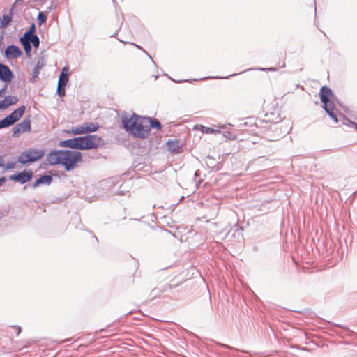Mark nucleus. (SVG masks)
<instances>
[{"instance_id": "1", "label": "nucleus", "mask_w": 357, "mask_h": 357, "mask_svg": "<svg viewBox=\"0 0 357 357\" xmlns=\"http://www.w3.org/2000/svg\"><path fill=\"white\" fill-rule=\"evenodd\" d=\"M47 160L51 165L61 164L68 172L77 166V162L82 161V154L74 150H54L47 155Z\"/></svg>"}, {"instance_id": "2", "label": "nucleus", "mask_w": 357, "mask_h": 357, "mask_svg": "<svg viewBox=\"0 0 357 357\" xmlns=\"http://www.w3.org/2000/svg\"><path fill=\"white\" fill-rule=\"evenodd\" d=\"M121 121L126 131L135 137L144 139L150 132V128L144 125L146 122L143 120V117L135 113L132 115L123 114Z\"/></svg>"}, {"instance_id": "3", "label": "nucleus", "mask_w": 357, "mask_h": 357, "mask_svg": "<svg viewBox=\"0 0 357 357\" xmlns=\"http://www.w3.org/2000/svg\"><path fill=\"white\" fill-rule=\"evenodd\" d=\"M44 155L45 151L43 149H27L17 157V162L22 165L33 163L41 159Z\"/></svg>"}, {"instance_id": "4", "label": "nucleus", "mask_w": 357, "mask_h": 357, "mask_svg": "<svg viewBox=\"0 0 357 357\" xmlns=\"http://www.w3.org/2000/svg\"><path fill=\"white\" fill-rule=\"evenodd\" d=\"M104 144L103 139L96 135H88L83 137H79L78 150H87L98 146H101Z\"/></svg>"}, {"instance_id": "5", "label": "nucleus", "mask_w": 357, "mask_h": 357, "mask_svg": "<svg viewBox=\"0 0 357 357\" xmlns=\"http://www.w3.org/2000/svg\"><path fill=\"white\" fill-rule=\"evenodd\" d=\"M26 109L24 105H22L17 109L13 111L9 115L6 116L0 121V129L8 128L14 125L23 116Z\"/></svg>"}, {"instance_id": "6", "label": "nucleus", "mask_w": 357, "mask_h": 357, "mask_svg": "<svg viewBox=\"0 0 357 357\" xmlns=\"http://www.w3.org/2000/svg\"><path fill=\"white\" fill-rule=\"evenodd\" d=\"M26 109L24 105H22L17 109L13 111L9 115L6 116L0 121V129L8 128L14 125L23 116Z\"/></svg>"}, {"instance_id": "7", "label": "nucleus", "mask_w": 357, "mask_h": 357, "mask_svg": "<svg viewBox=\"0 0 357 357\" xmlns=\"http://www.w3.org/2000/svg\"><path fill=\"white\" fill-rule=\"evenodd\" d=\"M33 173L31 169L24 170L20 172H17L15 174H12L9 176L10 181L18 182L20 184H24L32 178Z\"/></svg>"}, {"instance_id": "8", "label": "nucleus", "mask_w": 357, "mask_h": 357, "mask_svg": "<svg viewBox=\"0 0 357 357\" xmlns=\"http://www.w3.org/2000/svg\"><path fill=\"white\" fill-rule=\"evenodd\" d=\"M31 130V120L29 116L24 119L22 122L15 126L13 129V137H17L20 132H29Z\"/></svg>"}, {"instance_id": "9", "label": "nucleus", "mask_w": 357, "mask_h": 357, "mask_svg": "<svg viewBox=\"0 0 357 357\" xmlns=\"http://www.w3.org/2000/svg\"><path fill=\"white\" fill-rule=\"evenodd\" d=\"M4 54L8 59H13L20 57L22 52L17 46L10 45L6 48Z\"/></svg>"}, {"instance_id": "10", "label": "nucleus", "mask_w": 357, "mask_h": 357, "mask_svg": "<svg viewBox=\"0 0 357 357\" xmlns=\"http://www.w3.org/2000/svg\"><path fill=\"white\" fill-rule=\"evenodd\" d=\"M13 77L12 70L5 64L0 63V80L8 82Z\"/></svg>"}, {"instance_id": "11", "label": "nucleus", "mask_w": 357, "mask_h": 357, "mask_svg": "<svg viewBox=\"0 0 357 357\" xmlns=\"http://www.w3.org/2000/svg\"><path fill=\"white\" fill-rule=\"evenodd\" d=\"M45 61L44 57H43V56L40 57L38 59L34 68H33L31 77L30 78L31 82L33 83L36 82V78L38 77L40 72L41 69L43 68V67L45 66Z\"/></svg>"}, {"instance_id": "12", "label": "nucleus", "mask_w": 357, "mask_h": 357, "mask_svg": "<svg viewBox=\"0 0 357 357\" xmlns=\"http://www.w3.org/2000/svg\"><path fill=\"white\" fill-rule=\"evenodd\" d=\"M319 95L321 101L324 103V106L333 104V102H331L329 100V98L332 96V91L329 88L326 86L321 87Z\"/></svg>"}, {"instance_id": "13", "label": "nucleus", "mask_w": 357, "mask_h": 357, "mask_svg": "<svg viewBox=\"0 0 357 357\" xmlns=\"http://www.w3.org/2000/svg\"><path fill=\"white\" fill-rule=\"evenodd\" d=\"M18 101V98L14 96H7L4 99L0 101V109L3 110L9 106L15 105Z\"/></svg>"}, {"instance_id": "14", "label": "nucleus", "mask_w": 357, "mask_h": 357, "mask_svg": "<svg viewBox=\"0 0 357 357\" xmlns=\"http://www.w3.org/2000/svg\"><path fill=\"white\" fill-rule=\"evenodd\" d=\"M52 177L51 175L45 174L42 175L38 178L34 183L32 184L33 188H36L42 185H49L52 183Z\"/></svg>"}, {"instance_id": "15", "label": "nucleus", "mask_w": 357, "mask_h": 357, "mask_svg": "<svg viewBox=\"0 0 357 357\" xmlns=\"http://www.w3.org/2000/svg\"><path fill=\"white\" fill-rule=\"evenodd\" d=\"M167 145L168 150L172 153H178L181 151V147L177 140L169 139Z\"/></svg>"}, {"instance_id": "16", "label": "nucleus", "mask_w": 357, "mask_h": 357, "mask_svg": "<svg viewBox=\"0 0 357 357\" xmlns=\"http://www.w3.org/2000/svg\"><path fill=\"white\" fill-rule=\"evenodd\" d=\"M24 6L22 4V1L20 4V6L14 9L12 13L10 12V15H13V17H17L16 21L20 22L21 20V17L24 15Z\"/></svg>"}, {"instance_id": "17", "label": "nucleus", "mask_w": 357, "mask_h": 357, "mask_svg": "<svg viewBox=\"0 0 357 357\" xmlns=\"http://www.w3.org/2000/svg\"><path fill=\"white\" fill-rule=\"evenodd\" d=\"M143 120L146 121V123L149 122V126L153 128L159 130L162 127L161 123L155 119H151L150 117H143Z\"/></svg>"}, {"instance_id": "18", "label": "nucleus", "mask_w": 357, "mask_h": 357, "mask_svg": "<svg viewBox=\"0 0 357 357\" xmlns=\"http://www.w3.org/2000/svg\"><path fill=\"white\" fill-rule=\"evenodd\" d=\"M83 126L86 133L95 132L99 127L98 124L92 122H85L83 123Z\"/></svg>"}, {"instance_id": "19", "label": "nucleus", "mask_w": 357, "mask_h": 357, "mask_svg": "<svg viewBox=\"0 0 357 357\" xmlns=\"http://www.w3.org/2000/svg\"><path fill=\"white\" fill-rule=\"evenodd\" d=\"M20 42L24 49L26 55L27 56H30L31 52V45L30 44V41L27 39L20 38Z\"/></svg>"}, {"instance_id": "20", "label": "nucleus", "mask_w": 357, "mask_h": 357, "mask_svg": "<svg viewBox=\"0 0 357 357\" xmlns=\"http://www.w3.org/2000/svg\"><path fill=\"white\" fill-rule=\"evenodd\" d=\"M69 133H71L74 135L85 134L86 131L84 129L83 123L81 125H77L75 126L72 127L70 131H68Z\"/></svg>"}, {"instance_id": "21", "label": "nucleus", "mask_w": 357, "mask_h": 357, "mask_svg": "<svg viewBox=\"0 0 357 357\" xmlns=\"http://www.w3.org/2000/svg\"><path fill=\"white\" fill-rule=\"evenodd\" d=\"M334 108L333 104L330 105H326L324 106V110L326 112V113L331 117V119L335 122L337 123L338 119L337 116L333 112Z\"/></svg>"}, {"instance_id": "22", "label": "nucleus", "mask_w": 357, "mask_h": 357, "mask_svg": "<svg viewBox=\"0 0 357 357\" xmlns=\"http://www.w3.org/2000/svg\"><path fill=\"white\" fill-rule=\"evenodd\" d=\"M36 32V26L34 24H32L29 29L24 33V35L20 38L29 39L33 36H36L35 34Z\"/></svg>"}, {"instance_id": "23", "label": "nucleus", "mask_w": 357, "mask_h": 357, "mask_svg": "<svg viewBox=\"0 0 357 357\" xmlns=\"http://www.w3.org/2000/svg\"><path fill=\"white\" fill-rule=\"evenodd\" d=\"M12 20V17L10 15H4L0 19V28L6 27Z\"/></svg>"}, {"instance_id": "24", "label": "nucleus", "mask_w": 357, "mask_h": 357, "mask_svg": "<svg viewBox=\"0 0 357 357\" xmlns=\"http://www.w3.org/2000/svg\"><path fill=\"white\" fill-rule=\"evenodd\" d=\"M68 82V75L67 73H61L58 81V85L66 86Z\"/></svg>"}, {"instance_id": "25", "label": "nucleus", "mask_w": 357, "mask_h": 357, "mask_svg": "<svg viewBox=\"0 0 357 357\" xmlns=\"http://www.w3.org/2000/svg\"><path fill=\"white\" fill-rule=\"evenodd\" d=\"M201 131L202 132L206 134H213L220 132L219 128L215 129L210 127H206L204 126H201Z\"/></svg>"}, {"instance_id": "26", "label": "nucleus", "mask_w": 357, "mask_h": 357, "mask_svg": "<svg viewBox=\"0 0 357 357\" xmlns=\"http://www.w3.org/2000/svg\"><path fill=\"white\" fill-rule=\"evenodd\" d=\"M28 40L30 41V44H32L34 48H38L40 45V39L38 36H33V37L29 38Z\"/></svg>"}, {"instance_id": "27", "label": "nucleus", "mask_w": 357, "mask_h": 357, "mask_svg": "<svg viewBox=\"0 0 357 357\" xmlns=\"http://www.w3.org/2000/svg\"><path fill=\"white\" fill-rule=\"evenodd\" d=\"M37 20L39 25L45 23L47 20V15L44 13L39 12L37 16Z\"/></svg>"}, {"instance_id": "28", "label": "nucleus", "mask_w": 357, "mask_h": 357, "mask_svg": "<svg viewBox=\"0 0 357 357\" xmlns=\"http://www.w3.org/2000/svg\"><path fill=\"white\" fill-rule=\"evenodd\" d=\"M59 146L61 147H68L73 149L72 139L61 141L59 142Z\"/></svg>"}, {"instance_id": "29", "label": "nucleus", "mask_w": 357, "mask_h": 357, "mask_svg": "<svg viewBox=\"0 0 357 357\" xmlns=\"http://www.w3.org/2000/svg\"><path fill=\"white\" fill-rule=\"evenodd\" d=\"M65 86H60L57 85V91L56 93L59 96L63 97L65 96Z\"/></svg>"}, {"instance_id": "30", "label": "nucleus", "mask_w": 357, "mask_h": 357, "mask_svg": "<svg viewBox=\"0 0 357 357\" xmlns=\"http://www.w3.org/2000/svg\"><path fill=\"white\" fill-rule=\"evenodd\" d=\"M16 167V162H9L6 164V165H3V168L5 169H12L15 168Z\"/></svg>"}, {"instance_id": "31", "label": "nucleus", "mask_w": 357, "mask_h": 357, "mask_svg": "<svg viewBox=\"0 0 357 357\" xmlns=\"http://www.w3.org/2000/svg\"><path fill=\"white\" fill-rule=\"evenodd\" d=\"M79 137L72 138L73 149H77L78 144H79Z\"/></svg>"}, {"instance_id": "32", "label": "nucleus", "mask_w": 357, "mask_h": 357, "mask_svg": "<svg viewBox=\"0 0 357 357\" xmlns=\"http://www.w3.org/2000/svg\"><path fill=\"white\" fill-rule=\"evenodd\" d=\"M22 1V0H16V1H15V3H13V6H12V7H11V8H10V13H12V11H13L14 9L17 8L20 6V4L21 3Z\"/></svg>"}, {"instance_id": "33", "label": "nucleus", "mask_w": 357, "mask_h": 357, "mask_svg": "<svg viewBox=\"0 0 357 357\" xmlns=\"http://www.w3.org/2000/svg\"><path fill=\"white\" fill-rule=\"evenodd\" d=\"M134 45H135L138 49L141 50L142 51H143L149 58L151 60V61L153 63H154L153 59L151 58V56L149 54V53L144 50L143 49L142 47L139 46V45H137L135 44H133Z\"/></svg>"}, {"instance_id": "34", "label": "nucleus", "mask_w": 357, "mask_h": 357, "mask_svg": "<svg viewBox=\"0 0 357 357\" xmlns=\"http://www.w3.org/2000/svg\"><path fill=\"white\" fill-rule=\"evenodd\" d=\"M126 193H129V191H127L126 192H125L123 190H119V191H118V192L116 194L119 195H126Z\"/></svg>"}, {"instance_id": "35", "label": "nucleus", "mask_w": 357, "mask_h": 357, "mask_svg": "<svg viewBox=\"0 0 357 357\" xmlns=\"http://www.w3.org/2000/svg\"><path fill=\"white\" fill-rule=\"evenodd\" d=\"M15 329H16V335H18L20 332H21V327L20 326H16L15 327Z\"/></svg>"}, {"instance_id": "36", "label": "nucleus", "mask_w": 357, "mask_h": 357, "mask_svg": "<svg viewBox=\"0 0 357 357\" xmlns=\"http://www.w3.org/2000/svg\"><path fill=\"white\" fill-rule=\"evenodd\" d=\"M5 181H6V178L1 177L0 178V186H1L4 183Z\"/></svg>"}, {"instance_id": "37", "label": "nucleus", "mask_w": 357, "mask_h": 357, "mask_svg": "<svg viewBox=\"0 0 357 357\" xmlns=\"http://www.w3.org/2000/svg\"><path fill=\"white\" fill-rule=\"evenodd\" d=\"M4 160L2 156H0V167H3Z\"/></svg>"}, {"instance_id": "38", "label": "nucleus", "mask_w": 357, "mask_h": 357, "mask_svg": "<svg viewBox=\"0 0 357 357\" xmlns=\"http://www.w3.org/2000/svg\"><path fill=\"white\" fill-rule=\"evenodd\" d=\"M230 135H231V132H226L225 133V136L226 137H227V138H229V137H230Z\"/></svg>"}, {"instance_id": "39", "label": "nucleus", "mask_w": 357, "mask_h": 357, "mask_svg": "<svg viewBox=\"0 0 357 357\" xmlns=\"http://www.w3.org/2000/svg\"><path fill=\"white\" fill-rule=\"evenodd\" d=\"M68 70V68L67 67H64L63 69H62V71L61 73H67Z\"/></svg>"}, {"instance_id": "40", "label": "nucleus", "mask_w": 357, "mask_h": 357, "mask_svg": "<svg viewBox=\"0 0 357 357\" xmlns=\"http://www.w3.org/2000/svg\"><path fill=\"white\" fill-rule=\"evenodd\" d=\"M259 70H263V71H265V70H268V68H260Z\"/></svg>"}, {"instance_id": "41", "label": "nucleus", "mask_w": 357, "mask_h": 357, "mask_svg": "<svg viewBox=\"0 0 357 357\" xmlns=\"http://www.w3.org/2000/svg\"><path fill=\"white\" fill-rule=\"evenodd\" d=\"M268 70H269V71H271V70H273V71H274V70H275V68H268Z\"/></svg>"}, {"instance_id": "42", "label": "nucleus", "mask_w": 357, "mask_h": 357, "mask_svg": "<svg viewBox=\"0 0 357 357\" xmlns=\"http://www.w3.org/2000/svg\"><path fill=\"white\" fill-rule=\"evenodd\" d=\"M3 92V89H0V95Z\"/></svg>"}, {"instance_id": "43", "label": "nucleus", "mask_w": 357, "mask_h": 357, "mask_svg": "<svg viewBox=\"0 0 357 357\" xmlns=\"http://www.w3.org/2000/svg\"><path fill=\"white\" fill-rule=\"evenodd\" d=\"M195 176H198V172L197 171L195 172Z\"/></svg>"}, {"instance_id": "44", "label": "nucleus", "mask_w": 357, "mask_h": 357, "mask_svg": "<svg viewBox=\"0 0 357 357\" xmlns=\"http://www.w3.org/2000/svg\"><path fill=\"white\" fill-rule=\"evenodd\" d=\"M252 70V68L248 69V70ZM245 71H247V70H245Z\"/></svg>"}, {"instance_id": "45", "label": "nucleus", "mask_w": 357, "mask_h": 357, "mask_svg": "<svg viewBox=\"0 0 357 357\" xmlns=\"http://www.w3.org/2000/svg\"><path fill=\"white\" fill-rule=\"evenodd\" d=\"M274 126H275V129H277V126L275 124L274 125Z\"/></svg>"}, {"instance_id": "46", "label": "nucleus", "mask_w": 357, "mask_h": 357, "mask_svg": "<svg viewBox=\"0 0 357 357\" xmlns=\"http://www.w3.org/2000/svg\"><path fill=\"white\" fill-rule=\"evenodd\" d=\"M356 129H357V124H356Z\"/></svg>"}]
</instances>
